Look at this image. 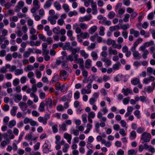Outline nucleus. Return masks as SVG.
I'll return each mask as SVG.
<instances>
[{
  "label": "nucleus",
  "instance_id": "f257e3e1",
  "mask_svg": "<svg viewBox=\"0 0 155 155\" xmlns=\"http://www.w3.org/2000/svg\"><path fill=\"white\" fill-rule=\"evenodd\" d=\"M3 136L5 139L1 142L0 147L2 148H4L7 145L9 144L10 142V139L8 138V135L7 133H4L3 134Z\"/></svg>",
  "mask_w": 155,
  "mask_h": 155
},
{
  "label": "nucleus",
  "instance_id": "f03ea898",
  "mask_svg": "<svg viewBox=\"0 0 155 155\" xmlns=\"http://www.w3.org/2000/svg\"><path fill=\"white\" fill-rule=\"evenodd\" d=\"M151 138V136L150 134L147 132H144L142 134L141 139L144 142H149Z\"/></svg>",
  "mask_w": 155,
  "mask_h": 155
},
{
  "label": "nucleus",
  "instance_id": "7ed1b4c3",
  "mask_svg": "<svg viewBox=\"0 0 155 155\" xmlns=\"http://www.w3.org/2000/svg\"><path fill=\"white\" fill-rule=\"evenodd\" d=\"M34 73L31 71H29L27 74L28 77L30 79V82L32 84H35L36 83V79L34 78Z\"/></svg>",
  "mask_w": 155,
  "mask_h": 155
},
{
  "label": "nucleus",
  "instance_id": "20e7f679",
  "mask_svg": "<svg viewBox=\"0 0 155 155\" xmlns=\"http://www.w3.org/2000/svg\"><path fill=\"white\" fill-rule=\"evenodd\" d=\"M47 118H45L43 117L40 116L38 118V121L41 123H42L44 125H46L47 123V120L50 118V116L49 114L45 115Z\"/></svg>",
  "mask_w": 155,
  "mask_h": 155
},
{
  "label": "nucleus",
  "instance_id": "39448f33",
  "mask_svg": "<svg viewBox=\"0 0 155 155\" xmlns=\"http://www.w3.org/2000/svg\"><path fill=\"white\" fill-rule=\"evenodd\" d=\"M49 14L50 15L48 17H51L55 19H58L59 17V15L58 14H55V11L53 9H51L49 11Z\"/></svg>",
  "mask_w": 155,
  "mask_h": 155
},
{
  "label": "nucleus",
  "instance_id": "423d86ee",
  "mask_svg": "<svg viewBox=\"0 0 155 155\" xmlns=\"http://www.w3.org/2000/svg\"><path fill=\"white\" fill-rule=\"evenodd\" d=\"M60 77L61 79H63L64 81L66 80L68 76V74L67 72L64 70H61L59 73Z\"/></svg>",
  "mask_w": 155,
  "mask_h": 155
},
{
  "label": "nucleus",
  "instance_id": "0eeeda50",
  "mask_svg": "<svg viewBox=\"0 0 155 155\" xmlns=\"http://www.w3.org/2000/svg\"><path fill=\"white\" fill-rule=\"evenodd\" d=\"M18 105L20 109L23 111H26L27 109L28 105L26 103L24 102L21 101L20 102L18 103Z\"/></svg>",
  "mask_w": 155,
  "mask_h": 155
},
{
  "label": "nucleus",
  "instance_id": "6e6552de",
  "mask_svg": "<svg viewBox=\"0 0 155 155\" xmlns=\"http://www.w3.org/2000/svg\"><path fill=\"white\" fill-rule=\"evenodd\" d=\"M45 105L46 106L47 108L48 107L52 108L53 106V103L52 99L50 98H48L45 99Z\"/></svg>",
  "mask_w": 155,
  "mask_h": 155
},
{
  "label": "nucleus",
  "instance_id": "1a4fd4ad",
  "mask_svg": "<svg viewBox=\"0 0 155 155\" xmlns=\"http://www.w3.org/2000/svg\"><path fill=\"white\" fill-rule=\"evenodd\" d=\"M79 26L78 23H75L73 25V29L75 30V32L77 34H80L82 32L81 29L80 27H79Z\"/></svg>",
  "mask_w": 155,
  "mask_h": 155
},
{
  "label": "nucleus",
  "instance_id": "9d476101",
  "mask_svg": "<svg viewBox=\"0 0 155 155\" xmlns=\"http://www.w3.org/2000/svg\"><path fill=\"white\" fill-rule=\"evenodd\" d=\"M131 51L133 52V55L134 57L140 58L141 56L139 52L136 50V48H131Z\"/></svg>",
  "mask_w": 155,
  "mask_h": 155
},
{
  "label": "nucleus",
  "instance_id": "9b49d317",
  "mask_svg": "<svg viewBox=\"0 0 155 155\" xmlns=\"http://www.w3.org/2000/svg\"><path fill=\"white\" fill-rule=\"evenodd\" d=\"M155 78L152 76H150L148 78H146L143 79V82L146 84H148L150 82H153L155 80Z\"/></svg>",
  "mask_w": 155,
  "mask_h": 155
},
{
  "label": "nucleus",
  "instance_id": "f8f14e48",
  "mask_svg": "<svg viewBox=\"0 0 155 155\" xmlns=\"http://www.w3.org/2000/svg\"><path fill=\"white\" fill-rule=\"evenodd\" d=\"M151 85V86H148L145 90V91L148 93H150L153 91L155 87V82L152 83Z\"/></svg>",
  "mask_w": 155,
  "mask_h": 155
},
{
  "label": "nucleus",
  "instance_id": "ddd939ff",
  "mask_svg": "<svg viewBox=\"0 0 155 155\" xmlns=\"http://www.w3.org/2000/svg\"><path fill=\"white\" fill-rule=\"evenodd\" d=\"M22 98V96L21 94H16L14 95L13 99L14 101L17 103H18L21 101Z\"/></svg>",
  "mask_w": 155,
  "mask_h": 155
},
{
  "label": "nucleus",
  "instance_id": "4468645a",
  "mask_svg": "<svg viewBox=\"0 0 155 155\" xmlns=\"http://www.w3.org/2000/svg\"><path fill=\"white\" fill-rule=\"evenodd\" d=\"M33 102L34 101L28 99L27 100L26 104L27 105H27L29 106L32 109H35L36 108V106L34 104Z\"/></svg>",
  "mask_w": 155,
  "mask_h": 155
},
{
  "label": "nucleus",
  "instance_id": "2eb2a0df",
  "mask_svg": "<svg viewBox=\"0 0 155 155\" xmlns=\"http://www.w3.org/2000/svg\"><path fill=\"white\" fill-rule=\"evenodd\" d=\"M53 5L56 10L58 11L61 9V5L58 1H55L53 3Z\"/></svg>",
  "mask_w": 155,
  "mask_h": 155
},
{
  "label": "nucleus",
  "instance_id": "dca6fc26",
  "mask_svg": "<svg viewBox=\"0 0 155 155\" xmlns=\"http://www.w3.org/2000/svg\"><path fill=\"white\" fill-rule=\"evenodd\" d=\"M64 138L67 140V142L69 144L71 143L72 136L71 134L66 133L64 134Z\"/></svg>",
  "mask_w": 155,
  "mask_h": 155
},
{
  "label": "nucleus",
  "instance_id": "f3484780",
  "mask_svg": "<svg viewBox=\"0 0 155 155\" xmlns=\"http://www.w3.org/2000/svg\"><path fill=\"white\" fill-rule=\"evenodd\" d=\"M89 33L88 32H81L79 35L81 38L82 39L87 38L89 37Z\"/></svg>",
  "mask_w": 155,
  "mask_h": 155
},
{
  "label": "nucleus",
  "instance_id": "a211bd4d",
  "mask_svg": "<svg viewBox=\"0 0 155 155\" xmlns=\"http://www.w3.org/2000/svg\"><path fill=\"white\" fill-rule=\"evenodd\" d=\"M108 53L110 55H117V50L113 49L112 47H110L108 48Z\"/></svg>",
  "mask_w": 155,
  "mask_h": 155
},
{
  "label": "nucleus",
  "instance_id": "6ab92c4d",
  "mask_svg": "<svg viewBox=\"0 0 155 155\" xmlns=\"http://www.w3.org/2000/svg\"><path fill=\"white\" fill-rule=\"evenodd\" d=\"M97 27L96 25L92 26L89 29L88 32L90 34H93L97 30Z\"/></svg>",
  "mask_w": 155,
  "mask_h": 155
},
{
  "label": "nucleus",
  "instance_id": "aec40b11",
  "mask_svg": "<svg viewBox=\"0 0 155 155\" xmlns=\"http://www.w3.org/2000/svg\"><path fill=\"white\" fill-rule=\"evenodd\" d=\"M92 61L90 59H87L85 62V66L86 68H90L91 66Z\"/></svg>",
  "mask_w": 155,
  "mask_h": 155
},
{
  "label": "nucleus",
  "instance_id": "412c9836",
  "mask_svg": "<svg viewBox=\"0 0 155 155\" xmlns=\"http://www.w3.org/2000/svg\"><path fill=\"white\" fill-rule=\"evenodd\" d=\"M34 93L35 92H34L31 93L30 94V96L31 97L34 98V102L35 103H36L38 101L39 99L38 96H37Z\"/></svg>",
  "mask_w": 155,
  "mask_h": 155
},
{
  "label": "nucleus",
  "instance_id": "4be33fe9",
  "mask_svg": "<svg viewBox=\"0 0 155 155\" xmlns=\"http://www.w3.org/2000/svg\"><path fill=\"white\" fill-rule=\"evenodd\" d=\"M77 63L79 64L81 68H83L84 61L83 58H80L76 61Z\"/></svg>",
  "mask_w": 155,
  "mask_h": 155
},
{
  "label": "nucleus",
  "instance_id": "5701e85b",
  "mask_svg": "<svg viewBox=\"0 0 155 155\" xmlns=\"http://www.w3.org/2000/svg\"><path fill=\"white\" fill-rule=\"evenodd\" d=\"M45 104L43 102H41L39 105L38 110L41 112H43L45 111Z\"/></svg>",
  "mask_w": 155,
  "mask_h": 155
},
{
  "label": "nucleus",
  "instance_id": "b1692460",
  "mask_svg": "<svg viewBox=\"0 0 155 155\" xmlns=\"http://www.w3.org/2000/svg\"><path fill=\"white\" fill-rule=\"evenodd\" d=\"M143 41L142 38H138L136 41L134 43L133 46L131 48H136L138 45Z\"/></svg>",
  "mask_w": 155,
  "mask_h": 155
},
{
  "label": "nucleus",
  "instance_id": "393cba45",
  "mask_svg": "<svg viewBox=\"0 0 155 155\" xmlns=\"http://www.w3.org/2000/svg\"><path fill=\"white\" fill-rule=\"evenodd\" d=\"M130 34L131 35H134V37H137L139 35V32L135 30L134 29L130 30Z\"/></svg>",
  "mask_w": 155,
  "mask_h": 155
},
{
  "label": "nucleus",
  "instance_id": "a878e982",
  "mask_svg": "<svg viewBox=\"0 0 155 155\" xmlns=\"http://www.w3.org/2000/svg\"><path fill=\"white\" fill-rule=\"evenodd\" d=\"M101 60L103 62L105 63L107 66H109L112 64V62L111 60L107 58H102Z\"/></svg>",
  "mask_w": 155,
  "mask_h": 155
},
{
  "label": "nucleus",
  "instance_id": "bb28decb",
  "mask_svg": "<svg viewBox=\"0 0 155 155\" xmlns=\"http://www.w3.org/2000/svg\"><path fill=\"white\" fill-rule=\"evenodd\" d=\"M33 5L34 7L39 9L40 5L39 4V1L38 0H33Z\"/></svg>",
  "mask_w": 155,
  "mask_h": 155
},
{
  "label": "nucleus",
  "instance_id": "cd10ccee",
  "mask_svg": "<svg viewBox=\"0 0 155 155\" xmlns=\"http://www.w3.org/2000/svg\"><path fill=\"white\" fill-rule=\"evenodd\" d=\"M33 52V50L31 48H29L28 51H25L23 54V56L25 58L29 57L31 53Z\"/></svg>",
  "mask_w": 155,
  "mask_h": 155
},
{
  "label": "nucleus",
  "instance_id": "c85d7f7f",
  "mask_svg": "<svg viewBox=\"0 0 155 155\" xmlns=\"http://www.w3.org/2000/svg\"><path fill=\"white\" fill-rule=\"evenodd\" d=\"M91 56L93 58V59L94 61L96 60L98 58V56L97 52L95 51H92L91 53Z\"/></svg>",
  "mask_w": 155,
  "mask_h": 155
},
{
  "label": "nucleus",
  "instance_id": "c756f323",
  "mask_svg": "<svg viewBox=\"0 0 155 155\" xmlns=\"http://www.w3.org/2000/svg\"><path fill=\"white\" fill-rule=\"evenodd\" d=\"M122 91L124 94L126 96L128 95L129 94H130L132 93V91L129 88L123 89Z\"/></svg>",
  "mask_w": 155,
  "mask_h": 155
},
{
  "label": "nucleus",
  "instance_id": "7c9ffc66",
  "mask_svg": "<svg viewBox=\"0 0 155 155\" xmlns=\"http://www.w3.org/2000/svg\"><path fill=\"white\" fill-rule=\"evenodd\" d=\"M80 54L84 58H87L89 56L88 54L86 53L84 50H82L80 51Z\"/></svg>",
  "mask_w": 155,
  "mask_h": 155
},
{
  "label": "nucleus",
  "instance_id": "2f4dec72",
  "mask_svg": "<svg viewBox=\"0 0 155 155\" xmlns=\"http://www.w3.org/2000/svg\"><path fill=\"white\" fill-rule=\"evenodd\" d=\"M34 69V67L31 64H29L24 68V70L26 72L31 71Z\"/></svg>",
  "mask_w": 155,
  "mask_h": 155
},
{
  "label": "nucleus",
  "instance_id": "473e14b6",
  "mask_svg": "<svg viewBox=\"0 0 155 155\" xmlns=\"http://www.w3.org/2000/svg\"><path fill=\"white\" fill-rule=\"evenodd\" d=\"M120 29V27L118 25L110 26L109 28L110 31L113 32L115 31H118Z\"/></svg>",
  "mask_w": 155,
  "mask_h": 155
},
{
  "label": "nucleus",
  "instance_id": "72a5a7b5",
  "mask_svg": "<svg viewBox=\"0 0 155 155\" xmlns=\"http://www.w3.org/2000/svg\"><path fill=\"white\" fill-rule=\"evenodd\" d=\"M120 66L121 64L120 63L118 62L113 65L112 68L114 70H117L119 69Z\"/></svg>",
  "mask_w": 155,
  "mask_h": 155
},
{
  "label": "nucleus",
  "instance_id": "f704fd0d",
  "mask_svg": "<svg viewBox=\"0 0 155 155\" xmlns=\"http://www.w3.org/2000/svg\"><path fill=\"white\" fill-rule=\"evenodd\" d=\"M16 124V122L15 120H12L10 121L8 123V127L9 128H12L13 127L15 126Z\"/></svg>",
  "mask_w": 155,
  "mask_h": 155
},
{
  "label": "nucleus",
  "instance_id": "c9c22d12",
  "mask_svg": "<svg viewBox=\"0 0 155 155\" xmlns=\"http://www.w3.org/2000/svg\"><path fill=\"white\" fill-rule=\"evenodd\" d=\"M92 127V125L90 124H87V129L84 131V133L85 134H87L89 133L91 128Z\"/></svg>",
  "mask_w": 155,
  "mask_h": 155
},
{
  "label": "nucleus",
  "instance_id": "e433bc0d",
  "mask_svg": "<svg viewBox=\"0 0 155 155\" xmlns=\"http://www.w3.org/2000/svg\"><path fill=\"white\" fill-rule=\"evenodd\" d=\"M7 133L8 134H9L8 135V138L10 140L13 139L15 137V136L12 133V131L10 129H9L7 130Z\"/></svg>",
  "mask_w": 155,
  "mask_h": 155
},
{
  "label": "nucleus",
  "instance_id": "4c0bfd02",
  "mask_svg": "<svg viewBox=\"0 0 155 155\" xmlns=\"http://www.w3.org/2000/svg\"><path fill=\"white\" fill-rule=\"evenodd\" d=\"M105 28L103 26H101L99 28V35L101 36H103L104 35V31Z\"/></svg>",
  "mask_w": 155,
  "mask_h": 155
},
{
  "label": "nucleus",
  "instance_id": "58836bf2",
  "mask_svg": "<svg viewBox=\"0 0 155 155\" xmlns=\"http://www.w3.org/2000/svg\"><path fill=\"white\" fill-rule=\"evenodd\" d=\"M79 26L81 29L82 30H86L88 28L87 25L85 23H81L80 24Z\"/></svg>",
  "mask_w": 155,
  "mask_h": 155
},
{
  "label": "nucleus",
  "instance_id": "ea45409f",
  "mask_svg": "<svg viewBox=\"0 0 155 155\" xmlns=\"http://www.w3.org/2000/svg\"><path fill=\"white\" fill-rule=\"evenodd\" d=\"M23 73V71L22 69H18L15 70V74L16 76H18L22 74Z\"/></svg>",
  "mask_w": 155,
  "mask_h": 155
},
{
  "label": "nucleus",
  "instance_id": "a19ab883",
  "mask_svg": "<svg viewBox=\"0 0 155 155\" xmlns=\"http://www.w3.org/2000/svg\"><path fill=\"white\" fill-rule=\"evenodd\" d=\"M62 7L64 10L66 12H68L70 10L69 6L67 4H63L62 5Z\"/></svg>",
  "mask_w": 155,
  "mask_h": 155
},
{
  "label": "nucleus",
  "instance_id": "79ce46f5",
  "mask_svg": "<svg viewBox=\"0 0 155 155\" xmlns=\"http://www.w3.org/2000/svg\"><path fill=\"white\" fill-rule=\"evenodd\" d=\"M17 109V108L15 106H14L12 107V108L10 111L11 114L12 116H14L15 115Z\"/></svg>",
  "mask_w": 155,
  "mask_h": 155
},
{
  "label": "nucleus",
  "instance_id": "37998d69",
  "mask_svg": "<svg viewBox=\"0 0 155 155\" xmlns=\"http://www.w3.org/2000/svg\"><path fill=\"white\" fill-rule=\"evenodd\" d=\"M112 47L114 48H117L118 49H120L122 48V46L121 44H117L115 41L112 44Z\"/></svg>",
  "mask_w": 155,
  "mask_h": 155
},
{
  "label": "nucleus",
  "instance_id": "c03bdc74",
  "mask_svg": "<svg viewBox=\"0 0 155 155\" xmlns=\"http://www.w3.org/2000/svg\"><path fill=\"white\" fill-rule=\"evenodd\" d=\"M48 19L51 25H55L56 23V19L51 17H48Z\"/></svg>",
  "mask_w": 155,
  "mask_h": 155
},
{
  "label": "nucleus",
  "instance_id": "a18cd8bd",
  "mask_svg": "<svg viewBox=\"0 0 155 155\" xmlns=\"http://www.w3.org/2000/svg\"><path fill=\"white\" fill-rule=\"evenodd\" d=\"M140 82V80L137 78H134L131 81V84L134 85H136Z\"/></svg>",
  "mask_w": 155,
  "mask_h": 155
},
{
  "label": "nucleus",
  "instance_id": "49530a36",
  "mask_svg": "<svg viewBox=\"0 0 155 155\" xmlns=\"http://www.w3.org/2000/svg\"><path fill=\"white\" fill-rule=\"evenodd\" d=\"M71 49L70 51L71 52L72 54L73 55L75 54L77 51H80V48H72L71 47Z\"/></svg>",
  "mask_w": 155,
  "mask_h": 155
},
{
  "label": "nucleus",
  "instance_id": "de8ad7c7",
  "mask_svg": "<svg viewBox=\"0 0 155 155\" xmlns=\"http://www.w3.org/2000/svg\"><path fill=\"white\" fill-rule=\"evenodd\" d=\"M52 4V3L48 0L46 1L44 5V7L45 8H48L51 7Z\"/></svg>",
  "mask_w": 155,
  "mask_h": 155
},
{
  "label": "nucleus",
  "instance_id": "09e8293b",
  "mask_svg": "<svg viewBox=\"0 0 155 155\" xmlns=\"http://www.w3.org/2000/svg\"><path fill=\"white\" fill-rule=\"evenodd\" d=\"M91 92V90H86L84 88H82L81 90V93L83 94H88L90 93Z\"/></svg>",
  "mask_w": 155,
  "mask_h": 155
},
{
  "label": "nucleus",
  "instance_id": "8fccbe9b",
  "mask_svg": "<svg viewBox=\"0 0 155 155\" xmlns=\"http://www.w3.org/2000/svg\"><path fill=\"white\" fill-rule=\"evenodd\" d=\"M94 140V139L93 136H89L88 138V143L87 145H91V143L93 142Z\"/></svg>",
  "mask_w": 155,
  "mask_h": 155
},
{
  "label": "nucleus",
  "instance_id": "3c124183",
  "mask_svg": "<svg viewBox=\"0 0 155 155\" xmlns=\"http://www.w3.org/2000/svg\"><path fill=\"white\" fill-rule=\"evenodd\" d=\"M32 134V133L30 132L26 135L25 137V139L28 140H32L33 138Z\"/></svg>",
  "mask_w": 155,
  "mask_h": 155
},
{
  "label": "nucleus",
  "instance_id": "603ef678",
  "mask_svg": "<svg viewBox=\"0 0 155 155\" xmlns=\"http://www.w3.org/2000/svg\"><path fill=\"white\" fill-rule=\"evenodd\" d=\"M59 127H60V130H61L65 131L67 130L66 125L64 123H63L61 125H59Z\"/></svg>",
  "mask_w": 155,
  "mask_h": 155
},
{
  "label": "nucleus",
  "instance_id": "864d4df0",
  "mask_svg": "<svg viewBox=\"0 0 155 155\" xmlns=\"http://www.w3.org/2000/svg\"><path fill=\"white\" fill-rule=\"evenodd\" d=\"M147 47H149L150 46L154 45V42L153 41H147L144 44Z\"/></svg>",
  "mask_w": 155,
  "mask_h": 155
},
{
  "label": "nucleus",
  "instance_id": "5fc2aeb1",
  "mask_svg": "<svg viewBox=\"0 0 155 155\" xmlns=\"http://www.w3.org/2000/svg\"><path fill=\"white\" fill-rule=\"evenodd\" d=\"M20 82L19 79L18 78H16L14 79L12 82L14 86H16L18 85Z\"/></svg>",
  "mask_w": 155,
  "mask_h": 155
},
{
  "label": "nucleus",
  "instance_id": "6e6d98bb",
  "mask_svg": "<svg viewBox=\"0 0 155 155\" xmlns=\"http://www.w3.org/2000/svg\"><path fill=\"white\" fill-rule=\"evenodd\" d=\"M143 54H142V57L144 58H146L147 56V55L149 54V52L148 50H146L143 51Z\"/></svg>",
  "mask_w": 155,
  "mask_h": 155
},
{
  "label": "nucleus",
  "instance_id": "4d7b16f0",
  "mask_svg": "<svg viewBox=\"0 0 155 155\" xmlns=\"http://www.w3.org/2000/svg\"><path fill=\"white\" fill-rule=\"evenodd\" d=\"M96 47V44L95 43H91L90 45L88 46L87 49L89 50H91L94 49Z\"/></svg>",
  "mask_w": 155,
  "mask_h": 155
},
{
  "label": "nucleus",
  "instance_id": "13d9d810",
  "mask_svg": "<svg viewBox=\"0 0 155 155\" xmlns=\"http://www.w3.org/2000/svg\"><path fill=\"white\" fill-rule=\"evenodd\" d=\"M95 116V113L93 111H91L88 113L87 118H94Z\"/></svg>",
  "mask_w": 155,
  "mask_h": 155
},
{
  "label": "nucleus",
  "instance_id": "bf43d9fd",
  "mask_svg": "<svg viewBox=\"0 0 155 155\" xmlns=\"http://www.w3.org/2000/svg\"><path fill=\"white\" fill-rule=\"evenodd\" d=\"M38 37L41 40L43 41H46V38L43 34H39L38 35Z\"/></svg>",
  "mask_w": 155,
  "mask_h": 155
},
{
  "label": "nucleus",
  "instance_id": "052dcab7",
  "mask_svg": "<svg viewBox=\"0 0 155 155\" xmlns=\"http://www.w3.org/2000/svg\"><path fill=\"white\" fill-rule=\"evenodd\" d=\"M70 146L68 143L64 146V148L62 149V151L64 153H66L68 151V149L69 148Z\"/></svg>",
  "mask_w": 155,
  "mask_h": 155
},
{
  "label": "nucleus",
  "instance_id": "680f3d73",
  "mask_svg": "<svg viewBox=\"0 0 155 155\" xmlns=\"http://www.w3.org/2000/svg\"><path fill=\"white\" fill-rule=\"evenodd\" d=\"M82 120L84 123H86L87 122V115L86 114H83L82 115Z\"/></svg>",
  "mask_w": 155,
  "mask_h": 155
},
{
  "label": "nucleus",
  "instance_id": "e2e57ef3",
  "mask_svg": "<svg viewBox=\"0 0 155 155\" xmlns=\"http://www.w3.org/2000/svg\"><path fill=\"white\" fill-rule=\"evenodd\" d=\"M35 75L36 78H40L41 76V72L38 70H36L35 72Z\"/></svg>",
  "mask_w": 155,
  "mask_h": 155
},
{
  "label": "nucleus",
  "instance_id": "0e129e2a",
  "mask_svg": "<svg viewBox=\"0 0 155 155\" xmlns=\"http://www.w3.org/2000/svg\"><path fill=\"white\" fill-rule=\"evenodd\" d=\"M115 15V12L113 11L109 12L108 15V17L110 19H113L114 18Z\"/></svg>",
  "mask_w": 155,
  "mask_h": 155
},
{
  "label": "nucleus",
  "instance_id": "69168bd1",
  "mask_svg": "<svg viewBox=\"0 0 155 155\" xmlns=\"http://www.w3.org/2000/svg\"><path fill=\"white\" fill-rule=\"evenodd\" d=\"M129 25L128 24H127L122 25L121 26L120 28L123 30L125 31V30L129 28Z\"/></svg>",
  "mask_w": 155,
  "mask_h": 155
},
{
  "label": "nucleus",
  "instance_id": "338daca9",
  "mask_svg": "<svg viewBox=\"0 0 155 155\" xmlns=\"http://www.w3.org/2000/svg\"><path fill=\"white\" fill-rule=\"evenodd\" d=\"M115 41V40H113L110 38H109L108 39L107 41V44L108 45H112L113 43Z\"/></svg>",
  "mask_w": 155,
  "mask_h": 155
},
{
  "label": "nucleus",
  "instance_id": "774afa93",
  "mask_svg": "<svg viewBox=\"0 0 155 155\" xmlns=\"http://www.w3.org/2000/svg\"><path fill=\"white\" fill-rule=\"evenodd\" d=\"M14 90L16 91L17 93H20L21 91V86L18 85L16 86Z\"/></svg>",
  "mask_w": 155,
  "mask_h": 155
}]
</instances>
